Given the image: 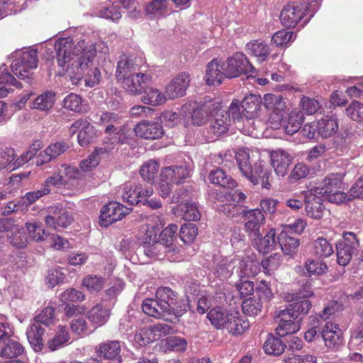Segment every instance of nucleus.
I'll return each mask as SVG.
<instances>
[{"mask_svg": "<svg viewBox=\"0 0 363 363\" xmlns=\"http://www.w3.org/2000/svg\"><path fill=\"white\" fill-rule=\"evenodd\" d=\"M56 60L58 66L62 67L59 74L67 75L72 84H77L83 77L85 69L92 64L96 52H108V47L104 41L87 47L85 40H80L74 47L71 38L58 39L55 43Z\"/></svg>", "mask_w": 363, "mask_h": 363, "instance_id": "f257e3e1", "label": "nucleus"}, {"mask_svg": "<svg viewBox=\"0 0 363 363\" xmlns=\"http://www.w3.org/2000/svg\"><path fill=\"white\" fill-rule=\"evenodd\" d=\"M247 148L239 149L235 154L236 163L240 172L254 185L261 184L262 188L269 189V170L262 162H256L252 167Z\"/></svg>", "mask_w": 363, "mask_h": 363, "instance_id": "f03ea898", "label": "nucleus"}, {"mask_svg": "<svg viewBox=\"0 0 363 363\" xmlns=\"http://www.w3.org/2000/svg\"><path fill=\"white\" fill-rule=\"evenodd\" d=\"M177 294L169 287L160 286V319L171 323H177L182 310L176 301Z\"/></svg>", "mask_w": 363, "mask_h": 363, "instance_id": "7ed1b4c3", "label": "nucleus"}, {"mask_svg": "<svg viewBox=\"0 0 363 363\" xmlns=\"http://www.w3.org/2000/svg\"><path fill=\"white\" fill-rule=\"evenodd\" d=\"M190 169L186 165H171L162 168L160 173V196H167L172 183L178 184L182 179L189 176Z\"/></svg>", "mask_w": 363, "mask_h": 363, "instance_id": "20e7f679", "label": "nucleus"}, {"mask_svg": "<svg viewBox=\"0 0 363 363\" xmlns=\"http://www.w3.org/2000/svg\"><path fill=\"white\" fill-rule=\"evenodd\" d=\"M38 62L36 50H26L22 52L19 57L13 60L11 65V70L20 79H29L30 70L37 67Z\"/></svg>", "mask_w": 363, "mask_h": 363, "instance_id": "39448f33", "label": "nucleus"}, {"mask_svg": "<svg viewBox=\"0 0 363 363\" xmlns=\"http://www.w3.org/2000/svg\"><path fill=\"white\" fill-rule=\"evenodd\" d=\"M225 67V76L227 78L238 77L241 74H248L255 72V67L250 62L247 57L242 52H236L229 57Z\"/></svg>", "mask_w": 363, "mask_h": 363, "instance_id": "423d86ee", "label": "nucleus"}, {"mask_svg": "<svg viewBox=\"0 0 363 363\" xmlns=\"http://www.w3.org/2000/svg\"><path fill=\"white\" fill-rule=\"evenodd\" d=\"M191 77L189 73L182 72L172 79L165 86L162 95H160V104L167 100L184 96L189 86Z\"/></svg>", "mask_w": 363, "mask_h": 363, "instance_id": "0eeeda50", "label": "nucleus"}, {"mask_svg": "<svg viewBox=\"0 0 363 363\" xmlns=\"http://www.w3.org/2000/svg\"><path fill=\"white\" fill-rule=\"evenodd\" d=\"M220 107V103L218 101H212L209 99L201 106H197L196 102L186 104L182 106V111L186 113L189 111L191 113V123L195 125H202L206 121V116L208 113L213 114L214 111Z\"/></svg>", "mask_w": 363, "mask_h": 363, "instance_id": "6e6552de", "label": "nucleus"}, {"mask_svg": "<svg viewBox=\"0 0 363 363\" xmlns=\"http://www.w3.org/2000/svg\"><path fill=\"white\" fill-rule=\"evenodd\" d=\"M359 246L356 235L347 232L336 244L337 260L340 265L346 266L350 262L352 255Z\"/></svg>", "mask_w": 363, "mask_h": 363, "instance_id": "1a4fd4ad", "label": "nucleus"}, {"mask_svg": "<svg viewBox=\"0 0 363 363\" xmlns=\"http://www.w3.org/2000/svg\"><path fill=\"white\" fill-rule=\"evenodd\" d=\"M153 194L151 187L143 189L141 185L127 183L121 188V197L124 202L130 206L143 201V199L150 197Z\"/></svg>", "mask_w": 363, "mask_h": 363, "instance_id": "9d476101", "label": "nucleus"}, {"mask_svg": "<svg viewBox=\"0 0 363 363\" xmlns=\"http://www.w3.org/2000/svg\"><path fill=\"white\" fill-rule=\"evenodd\" d=\"M288 306L285 309L277 312L276 317L280 322L276 328V333L280 337H284L289 333H294L300 330V320L294 319Z\"/></svg>", "mask_w": 363, "mask_h": 363, "instance_id": "9b49d317", "label": "nucleus"}, {"mask_svg": "<svg viewBox=\"0 0 363 363\" xmlns=\"http://www.w3.org/2000/svg\"><path fill=\"white\" fill-rule=\"evenodd\" d=\"M216 113L214 118L211 121V123L207 128L209 134V139L214 140L215 138L226 133L230 126V116L225 111L220 110V106L214 111Z\"/></svg>", "mask_w": 363, "mask_h": 363, "instance_id": "f8f14e48", "label": "nucleus"}, {"mask_svg": "<svg viewBox=\"0 0 363 363\" xmlns=\"http://www.w3.org/2000/svg\"><path fill=\"white\" fill-rule=\"evenodd\" d=\"M73 221V216L62 208L51 206L48 208V214L45 218L47 225L57 228H67Z\"/></svg>", "mask_w": 363, "mask_h": 363, "instance_id": "ddd939ff", "label": "nucleus"}, {"mask_svg": "<svg viewBox=\"0 0 363 363\" xmlns=\"http://www.w3.org/2000/svg\"><path fill=\"white\" fill-rule=\"evenodd\" d=\"M125 213L123 206L118 202H110L104 206L101 210L100 225L107 227L111 223L122 219Z\"/></svg>", "mask_w": 363, "mask_h": 363, "instance_id": "4468645a", "label": "nucleus"}, {"mask_svg": "<svg viewBox=\"0 0 363 363\" xmlns=\"http://www.w3.org/2000/svg\"><path fill=\"white\" fill-rule=\"evenodd\" d=\"M243 218H245V230L250 238L257 236L260 233V228L265 222V216L260 209L255 208L246 211Z\"/></svg>", "mask_w": 363, "mask_h": 363, "instance_id": "2eb2a0df", "label": "nucleus"}, {"mask_svg": "<svg viewBox=\"0 0 363 363\" xmlns=\"http://www.w3.org/2000/svg\"><path fill=\"white\" fill-rule=\"evenodd\" d=\"M262 104L269 111H272L270 118L272 121H279L281 119L286 108V101L280 94H266L263 97Z\"/></svg>", "mask_w": 363, "mask_h": 363, "instance_id": "dca6fc26", "label": "nucleus"}, {"mask_svg": "<svg viewBox=\"0 0 363 363\" xmlns=\"http://www.w3.org/2000/svg\"><path fill=\"white\" fill-rule=\"evenodd\" d=\"M120 82L127 91L133 94H140L147 85L151 84V77L148 74L136 72Z\"/></svg>", "mask_w": 363, "mask_h": 363, "instance_id": "f3484780", "label": "nucleus"}, {"mask_svg": "<svg viewBox=\"0 0 363 363\" xmlns=\"http://www.w3.org/2000/svg\"><path fill=\"white\" fill-rule=\"evenodd\" d=\"M69 132L72 135L79 132L77 139L81 146L87 145L95 136L94 126L85 119L74 121L70 126Z\"/></svg>", "mask_w": 363, "mask_h": 363, "instance_id": "a211bd4d", "label": "nucleus"}, {"mask_svg": "<svg viewBox=\"0 0 363 363\" xmlns=\"http://www.w3.org/2000/svg\"><path fill=\"white\" fill-rule=\"evenodd\" d=\"M343 177L344 175L340 173L330 174L321 181L319 186L311 188L312 192L322 196L333 193L342 188Z\"/></svg>", "mask_w": 363, "mask_h": 363, "instance_id": "6ab92c4d", "label": "nucleus"}, {"mask_svg": "<svg viewBox=\"0 0 363 363\" xmlns=\"http://www.w3.org/2000/svg\"><path fill=\"white\" fill-rule=\"evenodd\" d=\"M320 336L325 346L330 349L339 347L343 342L342 330L334 323H326L320 332Z\"/></svg>", "mask_w": 363, "mask_h": 363, "instance_id": "aec40b11", "label": "nucleus"}, {"mask_svg": "<svg viewBox=\"0 0 363 363\" xmlns=\"http://www.w3.org/2000/svg\"><path fill=\"white\" fill-rule=\"evenodd\" d=\"M318 194H313L312 189L306 192L305 210L308 216L320 220L325 211L323 199Z\"/></svg>", "mask_w": 363, "mask_h": 363, "instance_id": "412c9836", "label": "nucleus"}, {"mask_svg": "<svg viewBox=\"0 0 363 363\" xmlns=\"http://www.w3.org/2000/svg\"><path fill=\"white\" fill-rule=\"evenodd\" d=\"M104 133L107 135L104 139V145L107 152L113 149L116 144L125 143L127 141L125 126L118 125V124H110L106 127Z\"/></svg>", "mask_w": 363, "mask_h": 363, "instance_id": "4be33fe9", "label": "nucleus"}, {"mask_svg": "<svg viewBox=\"0 0 363 363\" xmlns=\"http://www.w3.org/2000/svg\"><path fill=\"white\" fill-rule=\"evenodd\" d=\"M158 232L159 228L157 225L147 224L145 233L143 236L145 254L151 258L156 257L157 255Z\"/></svg>", "mask_w": 363, "mask_h": 363, "instance_id": "5701e85b", "label": "nucleus"}, {"mask_svg": "<svg viewBox=\"0 0 363 363\" xmlns=\"http://www.w3.org/2000/svg\"><path fill=\"white\" fill-rule=\"evenodd\" d=\"M304 121V116L303 112L301 111H291L289 116L284 118V114L281 115V119H279V121H276L277 123L275 125V128H277V125L279 124L280 127H281L286 133L289 135H293L297 133Z\"/></svg>", "mask_w": 363, "mask_h": 363, "instance_id": "b1692460", "label": "nucleus"}, {"mask_svg": "<svg viewBox=\"0 0 363 363\" xmlns=\"http://www.w3.org/2000/svg\"><path fill=\"white\" fill-rule=\"evenodd\" d=\"M250 239L252 245L263 254L269 253L277 245L276 231L274 228L269 229L264 236H262L261 233H259L257 236H252Z\"/></svg>", "mask_w": 363, "mask_h": 363, "instance_id": "393cba45", "label": "nucleus"}, {"mask_svg": "<svg viewBox=\"0 0 363 363\" xmlns=\"http://www.w3.org/2000/svg\"><path fill=\"white\" fill-rule=\"evenodd\" d=\"M291 161L292 157L283 150H278L271 152V164L278 176L284 177L287 174Z\"/></svg>", "mask_w": 363, "mask_h": 363, "instance_id": "a878e982", "label": "nucleus"}, {"mask_svg": "<svg viewBox=\"0 0 363 363\" xmlns=\"http://www.w3.org/2000/svg\"><path fill=\"white\" fill-rule=\"evenodd\" d=\"M121 343L117 340H108L96 347V353L104 359H112L120 363Z\"/></svg>", "mask_w": 363, "mask_h": 363, "instance_id": "bb28decb", "label": "nucleus"}, {"mask_svg": "<svg viewBox=\"0 0 363 363\" xmlns=\"http://www.w3.org/2000/svg\"><path fill=\"white\" fill-rule=\"evenodd\" d=\"M220 61L213 60L208 62L206 67V81L209 85H219L222 83L225 76V63H220Z\"/></svg>", "mask_w": 363, "mask_h": 363, "instance_id": "cd10ccee", "label": "nucleus"}, {"mask_svg": "<svg viewBox=\"0 0 363 363\" xmlns=\"http://www.w3.org/2000/svg\"><path fill=\"white\" fill-rule=\"evenodd\" d=\"M303 17V12L302 9L294 4L286 5L280 13L281 23L289 28L295 27Z\"/></svg>", "mask_w": 363, "mask_h": 363, "instance_id": "c85d7f7f", "label": "nucleus"}, {"mask_svg": "<svg viewBox=\"0 0 363 363\" xmlns=\"http://www.w3.org/2000/svg\"><path fill=\"white\" fill-rule=\"evenodd\" d=\"M111 315V309L103 303L93 306L88 313V318L96 327L106 324Z\"/></svg>", "mask_w": 363, "mask_h": 363, "instance_id": "c756f323", "label": "nucleus"}, {"mask_svg": "<svg viewBox=\"0 0 363 363\" xmlns=\"http://www.w3.org/2000/svg\"><path fill=\"white\" fill-rule=\"evenodd\" d=\"M249 322L241 318L237 312H230L223 328L233 335H240L249 328Z\"/></svg>", "mask_w": 363, "mask_h": 363, "instance_id": "7c9ffc66", "label": "nucleus"}, {"mask_svg": "<svg viewBox=\"0 0 363 363\" xmlns=\"http://www.w3.org/2000/svg\"><path fill=\"white\" fill-rule=\"evenodd\" d=\"M262 102L259 96L250 94L245 96L240 104L243 116L247 121L254 118L257 115Z\"/></svg>", "mask_w": 363, "mask_h": 363, "instance_id": "2f4dec72", "label": "nucleus"}, {"mask_svg": "<svg viewBox=\"0 0 363 363\" xmlns=\"http://www.w3.org/2000/svg\"><path fill=\"white\" fill-rule=\"evenodd\" d=\"M55 101V93L52 91H45L34 99L30 107L32 109L48 112L52 108Z\"/></svg>", "mask_w": 363, "mask_h": 363, "instance_id": "473e14b6", "label": "nucleus"}, {"mask_svg": "<svg viewBox=\"0 0 363 363\" xmlns=\"http://www.w3.org/2000/svg\"><path fill=\"white\" fill-rule=\"evenodd\" d=\"M44 328L38 323L30 324L26 331L28 341L30 346L36 352L43 349L44 342L43 335L44 334Z\"/></svg>", "mask_w": 363, "mask_h": 363, "instance_id": "72a5a7b5", "label": "nucleus"}, {"mask_svg": "<svg viewBox=\"0 0 363 363\" xmlns=\"http://www.w3.org/2000/svg\"><path fill=\"white\" fill-rule=\"evenodd\" d=\"M238 266L236 267V273L241 279L255 277L259 271V263L252 260L249 257H244L242 259H235Z\"/></svg>", "mask_w": 363, "mask_h": 363, "instance_id": "f704fd0d", "label": "nucleus"}, {"mask_svg": "<svg viewBox=\"0 0 363 363\" xmlns=\"http://www.w3.org/2000/svg\"><path fill=\"white\" fill-rule=\"evenodd\" d=\"M277 238L283 253L294 257L300 245L299 239L291 236L286 232H281Z\"/></svg>", "mask_w": 363, "mask_h": 363, "instance_id": "c9c22d12", "label": "nucleus"}, {"mask_svg": "<svg viewBox=\"0 0 363 363\" xmlns=\"http://www.w3.org/2000/svg\"><path fill=\"white\" fill-rule=\"evenodd\" d=\"M134 131L135 135L144 139H157L159 131L158 123L156 121H141L138 123Z\"/></svg>", "mask_w": 363, "mask_h": 363, "instance_id": "e433bc0d", "label": "nucleus"}, {"mask_svg": "<svg viewBox=\"0 0 363 363\" xmlns=\"http://www.w3.org/2000/svg\"><path fill=\"white\" fill-rule=\"evenodd\" d=\"M246 50L249 54L256 57L260 62L264 61L270 53L269 45L261 40H254L247 43Z\"/></svg>", "mask_w": 363, "mask_h": 363, "instance_id": "4c0bfd02", "label": "nucleus"}, {"mask_svg": "<svg viewBox=\"0 0 363 363\" xmlns=\"http://www.w3.org/2000/svg\"><path fill=\"white\" fill-rule=\"evenodd\" d=\"M317 133L323 138L334 135L338 130V123L336 118L325 117L320 119L316 124Z\"/></svg>", "mask_w": 363, "mask_h": 363, "instance_id": "58836bf2", "label": "nucleus"}, {"mask_svg": "<svg viewBox=\"0 0 363 363\" xmlns=\"http://www.w3.org/2000/svg\"><path fill=\"white\" fill-rule=\"evenodd\" d=\"M208 178L213 184L224 188H233L236 186L237 182L230 176L228 175L222 169L217 168L211 171Z\"/></svg>", "mask_w": 363, "mask_h": 363, "instance_id": "ea45409f", "label": "nucleus"}, {"mask_svg": "<svg viewBox=\"0 0 363 363\" xmlns=\"http://www.w3.org/2000/svg\"><path fill=\"white\" fill-rule=\"evenodd\" d=\"M159 328L152 327L142 328L136 332L133 341L139 346H145L152 342L157 340L159 337Z\"/></svg>", "mask_w": 363, "mask_h": 363, "instance_id": "a19ab883", "label": "nucleus"}, {"mask_svg": "<svg viewBox=\"0 0 363 363\" xmlns=\"http://www.w3.org/2000/svg\"><path fill=\"white\" fill-rule=\"evenodd\" d=\"M187 346V341L184 338L177 336H169L160 340V350L167 352L168 351L183 352Z\"/></svg>", "mask_w": 363, "mask_h": 363, "instance_id": "79ce46f5", "label": "nucleus"}, {"mask_svg": "<svg viewBox=\"0 0 363 363\" xmlns=\"http://www.w3.org/2000/svg\"><path fill=\"white\" fill-rule=\"evenodd\" d=\"M0 357L2 358H13L23 352V347L15 339H7L0 346Z\"/></svg>", "mask_w": 363, "mask_h": 363, "instance_id": "37998d69", "label": "nucleus"}, {"mask_svg": "<svg viewBox=\"0 0 363 363\" xmlns=\"http://www.w3.org/2000/svg\"><path fill=\"white\" fill-rule=\"evenodd\" d=\"M70 340L69 334L65 326L59 325L54 337L48 341V348L55 351L68 344Z\"/></svg>", "mask_w": 363, "mask_h": 363, "instance_id": "c03bdc74", "label": "nucleus"}, {"mask_svg": "<svg viewBox=\"0 0 363 363\" xmlns=\"http://www.w3.org/2000/svg\"><path fill=\"white\" fill-rule=\"evenodd\" d=\"M281 337L280 336L276 337L272 334L268 335L263 347L267 354L279 356L284 352L286 345Z\"/></svg>", "mask_w": 363, "mask_h": 363, "instance_id": "a18cd8bd", "label": "nucleus"}, {"mask_svg": "<svg viewBox=\"0 0 363 363\" xmlns=\"http://www.w3.org/2000/svg\"><path fill=\"white\" fill-rule=\"evenodd\" d=\"M135 66L126 56L123 55L118 62L116 78L118 82L128 78L135 72Z\"/></svg>", "mask_w": 363, "mask_h": 363, "instance_id": "49530a36", "label": "nucleus"}, {"mask_svg": "<svg viewBox=\"0 0 363 363\" xmlns=\"http://www.w3.org/2000/svg\"><path fill=\"white\" fill-rule=\"evenodd\" d=\"M238 263L236 260H229L226 258L222 259L215 268V274L220 277V279H225L230 277L236 269Z\"/></svg>", "mask_w": 363, "mask_h": 363, "instance_id": "de8ad7c7", "label": "nucleus"}, {"mask_svg": "<svg viewBox=\"0 0 363 363\" xmlns=\"http://www.w3.org/2000/svg\"><path fill=\"white\" fill-rule=\"evenodd\" d=\"M13 85L21 88V83L16 79L6 70V68H0V96L4 97L9 92V86Z\"/></svg>", "mask_w": 363, "mask_h": 363, "instance_id": "09e8293b", "label": "nucleus"}, {"mask_svg": "<svg viewBox=\"0 0 363 363\" xmlns=\"http://www.w3.org/2000/svg\"><path fill=\"white\" fill-rule=\"evenodd\" d=\"M230 312L220 307L212 308L208 313L207 318L212 325L216 329H223L226 320Z\"/></svg>", "mask_w": 363, "mask_h": 363, "instance_id": "8fccbe9b", "label": "nucleus"}, {"mask_svg": "<svg viewBox=\"0 0 363 363\" xmlns=\"http://www.w3.org/2000/svg\"><path fill=\"white\" fill-rule=\"evenodd\" d=\"M106 152L107 149L102 147L96 148L94 152L81 161L79 164L80 169L83 172H91L99 164L101 160L99 155Z\"/></svg>", "mask_w": 363, "mask_h": 363, "instance_id": "3c124183", "label": "nucleus"}, {"mask_svg": "<svg viewBox=\"0 0 363 363\" xmlns=\"http://www.w3.org/2000/svg\"><path fill=\"white\" fill-rule=\"evenodd\" d=\"M65 186H72L80 177L79 170L74 166L63 164L59 168Z\"/></svg>", "mask_w": 363, "mask_h": 363, "instance_id": "603ef678", "label": "nucleus"}, {"mask_svg": "<svg viewBox=\"0 0 363 363\" xmlns=\"http://www.w3.org/2000/svg\"><path fill=\"white\" fill-rule=\"evenodd\" d=\"M313 296L311 281L309 279L304 280L300 289L296 293L288 294L285 298L287 301H294L301 298H307Z\"/></svg>", "mask_w": 363, "mask_h": 363, "instance_id": "864d4df0", "label": "nucleus"}, {"mask_svg": "<svg viewBox=\"0 0 363 363\" xmlns=\"http://www.w3.org/2000/svg\"><path fill=\"white\" fill-rule=\"evenodd\" d=\"M16 155L15 150L11 147L0 150V168L7 169L9 171L16 169L15 159Z\"/></svg>", "mask_w": 363, "mask_h": 363, "instance_id": "5fc2aeb1", "label": "nucleus"}, {"mask_svg": "<svg viewBox=\"0 0 363 363\" xmlns=\"http://www.w3.org/2000/svg\"><path fill=\"white\" fill-rule=\"evenodd\" d=\"M313 250L319 257H328L333 253L332 244L324 238H318L313 242Z\"/></svg>", "mask_w": 363, "mask_h": 363, "instance_id": "6e6d98bb", "label": "nucleus"}, {"mask_svg": "<svg viewBox=\"0 0 363 363\" xmlns=\"http://www.w3.org/2000/svg\"><path fill=\"white\" fill-rule=\"evenodd\" d=\"M159 164L156 161L150 160L145 162L140 168L141 177L148 182H154L157 178Z\"/></svg>", "mask_w": 363, "mask_h": 363, "instance_id": "4d7b16f0", "label": "nucleus"}, {"mask_svg": "<svg viewBox=\"0 0 363 363\" xmlns=\"http://www.w3.org/2000/svg\"><path fill=\"white\" fill-rule=\"evenodd\" d=\"M243 313L250 316H255L262 312V302L255 297L245 299L242 304Z\"/></svg>", "mask_w": 363, "mask_h": 363, "instance_id": "13d9d810", "label": "nucleus"}, {"mask_svg": "<svg viewBox=\"0 0 363 363\" xmlns=\"http://www.w3.org/2000/svg\"><path fill=\"white\" fill-rule=\"evenodd\" d=\"M296 301L289 305L290 311H292V315H294V319L301 320V316L308 313L312 307L311 302L309 300L304 299L302 301Z\"/></svg>", "mask_w": 363, "mask_h": 363, "instance_id": "bf43d9fd", "label": "nucleus"}, {"mask_svg": "<svg viewBox=\"0 0 363 363\" xmlns=\"http://www.w3.org/2000/svg\"><path fill=\"white\" fill-rule=\"evenodd\" d=\"M181 211L183 213L182 218L185 220L196 221L201 218L198 206L193 200L182 206Z\"/></svg>", "mask_w": 363, "mask_h": 363, "instance_id": "052dcab7", "label": "nucleus"}, {"mask_svg": "<svg viewBox=\"0 0 363 363\" xmlns=\"http://www.w3.org/2000/svg\"><path fill=\"white\" fill-rule=\"evenodd\" d=\"M104 284V279L96 275L87 276L82 281V286L91 294L100 291L103 289Z\"/></svg>", "mask_w": 363, "mask_h": 363, "instance_id": "680f3d73", "label": "nucleus"}, {"mask_svg": "<svg viewBox=\"0 0 363 363\" xmlns=\"http://www.w3.org/2000/svg\"><path fill=\"white\" fill-rule=\"evenodd\" d=\"M223 213L230 218L243 217L246 213L247 207L243 204H235L233 203H225L222 206Z\"/></svg>", "mask_w": 363, "mask_h": 363, "instance_id": "e2e57ef3", "label": "nucleus"}, {"mask_svg": "<svg viewBox=\"0 0 363 363\" xmlns=\"http://www.w3.org/2000/svg\"><path fill=\"white\" fill-rule=\"evenodd\" d=\"M193 194L190 186H182L176 191L171 199L172 203H181V206L193 200Z\"/></svg>", "mask_w": 363, "mask_h": 363, "instance_id": "0e129e2a", "label": "nucleus"}, {"mask_svg": "<svg viewBox=\"0 0 363 363\" xmlns=\"http://www.w3.org/2000/svg\"><path fill=\"white\" fill-rule=\"evenodd\" d=\"M7 238L10 243L18 248H23L28 244V238L25 230L21 226L18 225V232H12L7 234Z\"/></svg>", "mask_w": 363, "mask_h": 363, "instance_id": "69168bd1", "label": "nucleus"}, {"mask_svg": "<svg viewBox=\"0 0 363 363\" xmlns=\"http://www.w3.org/2000/svg\"><path fill=\"white\" fill-rule=\"evenodd\" d=\"M198 234V229L194 223H186L182 225L179 238L184 243H191Z\"/></svg>", "mask_w": 363, "mask_h": 363, "instance_id": "338daca9", "label": "nucleus"}, {"mask_svg": "<svg viewBox=\"0 0 363 363\" xmlns=\"http://www.w3.org/2000/svg\"><path fill=\"white\" fill-rule=\"evenodd\" d=\"M304 267L309 274L323 275L328 271L326 264L320 260H308Z\"/></svg>", "mask_w": 363, "mask_h": 363, "instance_id": "774afa93", "label": "nucleus"}]
</instances>
